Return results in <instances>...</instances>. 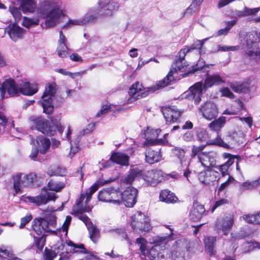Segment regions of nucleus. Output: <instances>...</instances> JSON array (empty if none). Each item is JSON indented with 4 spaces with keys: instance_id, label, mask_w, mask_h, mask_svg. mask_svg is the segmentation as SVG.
Masks as SVG:
<instances>
[{
    "instance_id": "f257e3e1",
    "label": "nucleus",
    "mask_w": 260,
    "mask_h": 260,
    "mask_svg": "<svg viewBox=\"0 0 260 260\" xmlns=\"http://www.w3.org/2000/svg\"><path fill=\"white\" fill-rule=\"evenodd\" d=\"M189 50L187 48L181 49L176 56V58L173 61L171 70L167 76L162 80L158 81L155 85L144 89V92L138 94L136 98L135 97L136 94L142 90L143 85L139 82H136L134 83L129 89L128 93L131 96V98L128 99V101L132 102L133 100H136L137 99H139L138 96L146 97L150 93H153L160 88L170 84L171 82L174 79L173 74L176 73L178 71L183 72L188 66L187 62L185 60V57L187 53L189 52Z\"/></svg>"
},
{
    "instance_id": "f03ea898",
    "label": "nucleus",
    "mask_w": 260,
    "mask_h": 260,
    "mask_svg": "<svg viewBox=\"0 0 260 260\" xmlns=\"http://www.w3.org/2000/svg\"><path fill=\"white\" fill-rule=\"evenodd\" d=\"M109 182L108 180H99L89 188L88 191L80 195V198L77 203L78 218L85 224L89 232V238L94 243H96L99 239L100 232L96 226L90 221V219L87 216L83 213V212L86 211V210L85 208L82 207V203L85 198H86L85 204L86 205L90 201L92 194L99 189V186L108 184Z\"/></svg>"
},
{
    "instance_id": "7ed1b4c3",
    "label": "nucleus",
    "mask_w": 260,
    "mask_h": 260,
    "mask_svg": "<svg viewBox=\"0 0 260 260\" xmlns=\"http://www.w3.org/2000/svg\"><path fill=\"white\" fill-rule=\"evenodd\" d=\"M39 13L45 19V25L48 27L54 26L64 16L57 4L51 0L44 1L41 4Z\"/></svg>"
},
{
    "instance_id": "20e7f679",
    "label": "nucleus",
    "mask_w": 260,
    "mask_h": 260,
    "mask_svg": "<svg viewBox=\"0 0 260 260\" xmlns=\"http://www.w3.org/2000/svg\"><path fill=\"white\" fill-rule=\"evenodd\" d=\"M55 210L44 211L43 217L34 220L32 228L34 231L38 235H41L43 233L55 232L51 228L55 229L56 226V217L54 214Z\"/></svg>"
},
{
    "instance_id": "39448f33",
    "label": "nucleus",
    "mask_w": 260,
    "mask_h": 260,
    "mask_svg": "<svg viewBox=\"0 0 260 260\" xmlns=\"http://www.w3.org/2000/svg\"><path fill=\"white\" fill-rule=\"evenodd\" d=\"M56 93V84L54 82L47 84L45 88L44 92L42 95V106L43 108V112L50 114L52 113L54 105L56 107H59L63 99L60 98V101L58 102L57 97L55 96Z\"/></svg>"
},
{
    "instance_id": "423d86ee",
    "label": "nucleus",
    "mask_w": 260,
    "mask_h": 260,
    "mask_svg": "<svg viewBox=\"0 0 260 260\" xmlns=\"http://www.w3.org/2000/svg\"><path fill=\"white\" fill-rule=\"evenodd\" d=\"M131 225L136 232L146 233L152 228L150 219L142 212H137L131 216Z\"/></svg>"
},
{
    "instance_id": "0eeeda50",
    "label": "nucleus",
    "mask_w": 260,
    "mask_h": 260,
    "mask_svg": "<svg viewBox=\"0 0 260 260\" xmlns=\"http://www.w3.org/2000/svg\"><path fill=\"white\" fill-rule=\"evenodd\" d=\"M143 178L147 183L151 185H155L154 179V170L147 171L145 174L142 170L137 168L130 170L128 174L123 179V181L126 184H131L135 179Z\"/></svg>"
},
{
    "instance_id": "6e6552de",
    "label": "nucleus",
    "mask_w": 260,
    "mask_h": 260,
    "mask_svg": "<svg viewBox=\"0 0 260 260\" xmlns=\"http://www.w3.org/2000/svg\"><path fill=\"white\" fill-rule=\"evenodd\" d=\"M29 120L31 123V128L37 129L43 134L49 136H53L55 131L51 125L50 122L41 117L32 116L29 117Z\"/></svg>"
},
{
    "instance_id": "1a4fd4ad",
    "label": "nucleus",
    "mask_w": 260,
    "mask_h": 260,
    "mask_svg": "<svg viewBox=\"0 0 260 260\" xmlns=\"http://www.w3.org/2000/svg\"><path fill=\"white\" fill-rule=\"evenodd\" d=\"M207 145H216L225 148H229V145L224 142L220 137L217 136L215 139L207 141L206 145L200 146L193 145L191 147V153L190 154L191 158L198 156V159L200 160L203 157V155L207 153L202 152Z\"/></svg>"
},
{
    "instance_id": "9d476101",
    "label": "nucleus",
    "mask_w": 260,
    "mask_h": 260,
    "mask_svg": "<svg viewBox=\"0 0 260 260\" xmlns=\"http://www.w3.org/2000/svg\"><path fill=\"white\" fill-rule=\"evenodd\" d=\"M0 91L2 99L4 98L5 94L7 91L10 96H16L19 95L20 92V86L14 80L8 79L3 82L0 87Z\"/></svg>"
},
{
    "instance_id": "9b49d317",
    "label": "nucleus",
    "mask_w": 260,
    "mask_h": 260,
    "mask_svg": "<svg viewBox=\"0 0 260 260\" xmlns=\"http://www.w3.org/2000/svg\"><path fill=\"white\" fill-rule=\"evenodd\" d=\"M203 89L204 88L203 83L197 82L185 92V98L189 100L194 101L195 104H198L201 101Z\"/></svg>"
},
{
    "instance_id": "f8f14e48",
    "label": "nucleus",
    "mask_w": 260,
    "mask_h": 260,
    "mask_svg": "<svg viewBox=\"0 0 260 260\" xmlns=\"http://www.w3.org/2000/svg\"><path fill=\"white\" fill-rule=\"evenodd\" d=\"M98 13L95 11H90L83 18L79 19H70L63 26L64 28H68L73 25H83L87 23H93L96 21Z\"/></svg>"
},
{
    "instance_id": "ddd939ff",
    "label": "nucleus",
    "mask_w": 260,
    "mask_h": 260,
    "mask_svg": "<svg viewBox=\"0 0 260 260\" xmlns=\"http://www.w3.org/2000/svg\"><path fill=\"white\" fill-rule=\"evenodd\" d=\"M200 112L204 118L208 120H211L215 119L218 113L217 106L212 102H207L199 108Z\"/></svg>"
},
{
    "instance_id": "4468645a",
    "label": "nucleus",
    "mask_w": 260,
    "mask_h": 260,
    "mask_svg": "<svg viewBox=\"0 0 260 260\" xmlns=\"http://www.w3.org/2000/svg\"><path fill=\"white\" fill-rule=\"evenodd\" d=\"M56 197L55 193L50 192L45 189L39 195L36 197H28V199L30 202L39 206L45 204L49 201H54Z\"/></svg>"
},
{
    "instance_id": "2eb2a0df",
    "label": "nucleus",
    "mask_w": 260,
    "mask_h": 260,
    "mask_svg": "<svg viewBox=\"0 0 260 260\" xmlns=\"http://www.w3.org/2000/svg\"><path fill=\"white\" fill-rule=\"evenodd\" d=\"M138 190L134 187H130L122 192V204L126 207H132L136 204Z\"/></svg>"
},
{
    "instance_id": "dca6fc26",
    "label": "nucleus",
    "mask_w": 260,
    "mask_h": 260,
    "mask_svg": "<svg viewBox=\"0 0 260 260\" xmlns=\"http://www.w3.org/2000/svg\"><path fill=\"white\" fill-rule=\"evenodd\" d=\"M161 112L167 122H175L180 118L182 112L176 106L163 107Z\"/></svg>"
},
{
    "instance_id": "f3484780",
    "label": "nucleus",
    "mask_w": 260,
    "mask_h": 260,
    "mask_svg": "<svg viewBox=\"0 0 260 260\" xmlns=\"http://www.w3.org/2000/svg\"><path fill=\"white\" fill-rule=\"evenodd\" d=\"M98 4L106 16H112L119 8V4L114 0H99Z\"/></svg>"
},
{
    "instance_id": "a211bd4d",
    "label": "nucleus",
    "mask_w": 260,
    "mask_h": 260,
    "mask_svg": "<svg viewBox=\"0 0 260 260\" xmlns=\"http://www.w3.org/2000/svg\"><path fill=\"white\" fill-rule=\"evenodd\" d=\"M218 172L211 169L201 172L199 175V179L202 183L209 185L217 180Z\"/></svg>"
},
{
    "instance_id": "6ab92c4d",
    "label": "nucleus",
    "mask_w": 260,
    "mask_h": 260,
    "mask_svg": "<svg viewBox=\"0 0 260 260\" xmlns=\"http://www.w3.org/2000/svg\"><path fill=\"white\" fill-rule=\"evenodd\" d=\"M233 223V217L231 216L223 219H218L215 223L217 230H222L224 235H227L230 231Z\"/></svg>"
},
{
    "instance_id": "aec40b11",
    "label": "nucleus",
    "mask_w": 260,
    "mask_h": 260,
    "mask_svg": "<svg viewBox=\"0 0 260 260\" xmlns=\"http://www.w3.org/2000/svg\"><path fill=\"white\" fill-rule=\"evenodd\" d=\"M205 212L204 206L194 202L190 212L189 217L193 221H198Z\"/></svg>"
},
{
    "instance_id": "412c9836",
    "label": "nucleus",
    "mask_w": 260,
    "mask_h": 260,
    "mask_svg": "<svg viewBox=\"0 0 260 260\" xmlns=\"http://www.w3.org/2000/svg\"><path fill=\"white\" fill-rule=\"evenodd\" d=\"M223 83H224L223 78L218 74L208 76L203 84L204 90L205 91L207 88L211 87L214 85H218Z\"/></svg>"
},
{
    "instance_id": "4be33fe9",
    "label": "nucleus",
    "mask_w": 260,
    "mask_h": 260,
    "mask_svg": "<svg viewBox=\"0 0 260 260\" xmlns=\"http://www.w3.org/2000/svg\"><path fill=\"white\" fill-rule=\"evenodd\" d=\"M110 159L112 161L121 166H127L129 165V156L124 153L120 152L113 153Z\"/></svg>"
},
{
    "instance_id": "5701e85b",
    "label": "nucleus",
    "mask_w": 260,
    "mask_h": 260,
    "mask_svg": "<svg viewBox=\"0 0 260 260\" xmlns=\"http://www.w3.org/2000/svg\"><path fill=\"white\" fill-rule=\"evenodd\" d=\"M20 93L26 95H32L38 91L37 85L29 82H24L20 86Z\"/></svg>"
},
{
    "instance_id": "b1692460",
    "label": "nucleus",
    "mask_w": 260,
    "mask_h": 260,
    "mask_svg": "<svg viewBox=\"0 0 260 260\" xmlns=\"http://www.w3.org/2000/svg\"><path fill=\"white\" fill-rule=\"evenodd\" d=\"M24 32V30L22 28L15 24L12 25L8 31V34L10 38L14 41L21 39Z\"/></svg>"
},
{
    "instance_id": "393cba45",
    "label": "nucleus",
    "mask_w": 260,
    "mask_h": 260,
    "mask_svg": "<svg viewBox=\"0 0 260 260\" xmlns=\"http://www.w3.org/2000/svg\"><path fill=\"white\" fill-rule=\"evenodd\" d=\"M216 237L213 236H208L204 239V244L206 250L207 251L210 255H214L216 253L215 242Z\"/></svg>"
},
{
    "instance_id": "a878e982",
    "label": "nucleus",
    "mask_w": 260,
    "mask_h": 260,
    "mask_svg": "<svg viewBox=\"0 0 260 260\" xmlns=\"http://www.w3.org/2000/svg\"><path fill=\"white\" fill-rule=\"evenodd\" d=\"M161 159L159 152L151 149L147 150L145 153V160L149 164H153L159 161Z\"/></svg>"
},
{
    "instance_id": "bb28decb",
    "label": "nucleus",
    "mask_w": 260,
    "mask_h": 260,
    "mask_svg": "<svg viewBox=\"0 0 260 260\" xmlns=\"http://www.w3.org/2000/svg\"><path fill=\"white\" fill-rule=\"evenodd\" d=\"M159 199L160 201L166 203H175L178 200L175 194L168 190H164L160 192Z\"/></svg>"
},
{
    "instance_id": "cd10ccee",
    "label": "nucleus",
    "mask_w": 260,
    "mask_h": 260,
    "mask_svg": "<svg viewBox=\"0 0 260 260\" xmlns=\"http://www.w3.org/2000/svg\"><path fill=\"white\" fill-rule=\"evenodd\" d=\"M110 203L120 205L122 204V192L119 188L111 187Z\"/></svg>"
},
{
    "instance_id": "c85d7f7f",
    "label": "nucleus",
    "mask_w": 260,
    "mask_h": 260,
    "mask_svg": "<svg viewBox=\"0 0 260 260\" xmlns=\"http://www.w3.org/2000/svg\"><path fill=\"white\" fill-rule=\"evenodd\" d=\"M226 122V117L221 116L218 119H215L209 124V127L213 131L218 133Z\"/></svg>"
},
{
    "instance_id": "c756f323",
    "label": "nucleus",
    "mask_w": 260,
    "mask_h": 260,
    "mask_svg": "<svg viewBox=\"0 0 260 260\" xmlns=\"http://www.w3.org/2000/svg\"><path fill=\"white\" fill-rule=\"evenodd\" d=\"M37 143L40 147V152L43 154L46 153L50 147L51 142L50 140L43 136L37 138Z\"/></svg>"
},
{
    "instance_id": "7c9ffc66",
    "label": "nucleus",
    "mask_w": 260,
    "mask_h": 260,
    "mask_svg": "<svg viewBox=\"0 0 260 260\" xmlns=\"http://www.w3.org/2000/svg\"><path fill=\"white\" fill-rule=\"evenodd\" d=\"M215 154L213 152H208L203 155V157L199 160L202 165L205 167L210 168L214 167L215 160Z\"/></svg>"
},
{
    "instance_id": "2f4dec72",
    "label": "nucleus",
    "mask_w": 260,
    "mask_h": 260,
    "mask_svg": "<svg viewBox=\"0 0 260 260\" xmlns=\"http://www.w3.org/2000/svg\"><path fill=\"white\" fill-rule=\"evenodd\" d=\"M20 3V7L24 12H33L35 10L37 5L32 0H17Z\"/></svg>"
},
{
    "instance_id": "473e14b6",
    "label": "nucleus",
    "mask_w": 260,
    "mask_h": 260,
    "mask_svg": "<svg viewBox=\"0 0 260 260\" xmlns=\"http://www.w3.org/2000/svg\"><path fill=\"white\" fill-rule=\"evenodd\" d=\"M23 175V174L22 173H19L16 175L13 176V188L15 190V193L14 194V196L20 192L21 191V188L24 186L22 183V176Z\"/></svg>"
},
{
    "instance_id": "72a5a7b5",
    "label": "nucleus",
    "mask_w": 260,
    "mask_h": 260,
    "mask_svg": "<svg viewBox=\"0 0 260 260\" xmlns=\"http://www.w3.org/2000/svg\"><path fill=\"white\" fill-rule=\"evenodd\" d=\"M0 260H23L14 255L12 250L0 247Z\"/></svg>"
},
{
    "instance_id": "f704fd0d",
    "label": "nucleus",
    "mask_w": 260,
    "mask_h": 260,
    "mask_svg": "<svg viewBox=\"0 0 260 260\" xmlns=\"http://www.w3.org/2000/svg\"><path fill=\"white\" fill-rule=\"evenodd\" d=\"M47 186L50 190L59 192L65 187V184L55 179H51L48 182Z\"/></svg>"
},
{
    "instance_id": "c9c22d12",
    "label": "nucleus",
    "mask_w": 260,
    "mask_h": 260,
    "mask_svg": "<svg viewBox=\"0 0 260 260\" xmlns=\"http://www.w3.org/2000/svg\"><path fill=\"white\" fill-rule=\"evenodd\" d=\"M260 10V8H249L245 7L242 10L238 11L236 14L239 17H246L250 15H254Z\"/></svg>"
},
{
    "instance_id": "e433bc0d",
    "label": "nucleus",
    "mask_w": 260,
    "mask_h": 260,
    "mask_svg": "<svg viewBox=\"0 0 260 260\" xmlns=\"http://www.w3.org/2000/svg\"><path fill=\"white\" fill-rule=\"evenodd\" d=\"M167 228L170 229V233L169 235L165 237L157 236L154 238L153 242L156 244V245H159L161 247H164L168 242V239L170 238L171 236L173 234V230L170 228V226H166Z\"/></svg>"
},
{
    "instance_id": "4c0bfd02",
    "label": "nucleus",
    "mask_w": 260,
    "mask_h": 260,
    "mask_svg": "<svg viewBox=\"0 0 260 260\" xmlns=\"http://www.w3.org/2000/svg\"><path fill=\"white\" fill-rule=\"evenodd\" d=\"M230 86L234 91L238 93H246L248 92L249 90V87L246 83L241 84L233 83L231 84Z\"/></svg>"
},
{
    "instance_id": "58836bf2",
    "label": "nucleus",
    "mask_w": 260,
    "mask_h": 260,
    "mask_svg": "<svg viewBox=\"0 0 260 260\" xmlns=\"http://www.w3.org/2000/svg\"><path fill=\"white\" fill-rule=\"evenodd\" d=\"M260 248V244L256 242H247L244 243L241 247L242 253H246L253 250L254 248Z\"/></svg>"
},
{
    "instance_id": "ea45409f",
    "label": "nucleus",
    "mask_w": 260,
    "mask_h": 260,
    "mask_svg": "<svg viewBox=\"0 0 260 260\" xmlns=\"http://www.w3.org/2000/svg\"><path fill=\"white\" fill-rule=\"evenodd\" d=\"M111 187H108L99 191L98 193L99 200L103 202L110 203L111 199Z\"/></svg>"
},
{
    "instance_id": "a19ab883",
    "label": "nucleus",
    "mask_w": 260,
    "mask_h": 260,
    "mask_svg": "<svg viewBox=\"0 0 260 260\" xmlns=\"http://www.w3.org/2000/svg\"><path fill=\"white\" fill-rule=\"evenodd\" d=\"M236 24V22L235 21H228L226 22V27L223 28H221L218 30L215 34V37H219L220 36H225L226 35L230 29L233 27L234 25Z\"/></svg>"
},
{
    "instance_id": "79ce46f5",
    "label": "nucleus",
    "mask_w": 260,
    "mask_h": 260,
    "mask_svg": "<svg viewBox=\"0 0 260 260\" xmlns=\"http://www.w3.org/2000/svg\"><path fill=\"white\" fill-rule=\"evenodd\" d=\"M39 19L38 18H29L26 17L23 18L22 24L26 28H30L39 24Z\"/></svg>"
},
{
    "instance_id": "37998d69",
    "label": "nucleus",
    "mask_w": 260,
    "mask_h": 260,
    "mask_svg": "<svg viewBox=\"0 0 260 260\" xmlns=\"http://www.w3.org/2000/svg\"><path fill=\"white\" fill-rule=\"evenodd\" d=\"M22 176V184L24 186H29L32 185L33 184L35 179L36 178V175L32 173H30L27 175H23Z\"/></svg>"
},
{
    "instance_id": "c03bdc74",
    "label": "nucleus",
    "mask_w": 260,
    "mask_h": 260,
    "mask_svg": "<svg viewBox=\"0 0 260 260\" xmlns=\"http://www.w3.org/2000/svg\"><path fill=\"white\" fill-rule=\"evenodd\" d=\"M65 170L58 167H54L50 168L47 174L50 176H63L65 173Z\"/></svg>"
},
{
    "instance_id": "a18cd8bd",
    "label": "nucleus",
    "mask_w": 260,
    "mask_h": 260,
    "mask_svg": "<svg viewBox=\"0 0 260 260\" xmlns=\"http://www.w3.org/2000/svg\"><path fill=\"white\" fill-rule=\"evenodd\" d=\"M197 137L199 141L205 142L208 138V134L205 129L199 128L197 131Z\"/></svg>"
},
{
    "instance_id": "49530a36",
    "label": "nucleus",
    "mask_w": 260,
    "mask_h": 260,
    "mask_svg": "<svg viewBox=\"0 0 260 260\" xmlns=\"http://www.w3.org/2000/svg\"><path fill=\"white\" fill-rule=\"evenodd\" d=\"M246 56L251 60L257 61L259 58V52L257 49H253L251 50H248L246 53Z\"/></svg>"
},
{
    "instance_id": "de8ad7c7",
    "label": "nucleus",
    "mask_w": 260,
    "mask_h": 260,
    "mask_svg": "<svg viewBox=\"0 0 260 260\" xmlns=\"http://www.w3.org/2000/svg\"><path fill=\"white\" fill-rule=\"evenodd\" d=\"M34 238L35 244L38 249L40 251H42L46 242L45 235H43L41 237L39 238L34 237Z\"/></svg>"
},
{
    "instance_id": "09e8293b",
    "label": "nucleus",
    "mask_w": 260,
    "mask_h": 260,
    "mask_svg": "<svg viewBox=\"0 0 260 260\" xmlns=\"http://www.w3.org/2000/svg\"><path fill=\"white\" fill-rule=\"evenodd\" d=\"M9 11L15 18L16 22L21 19L22 15L19 9L14 7H10Z\"/></svg>"
},
{
    "instance_id": "8fccbe9b",
    "label": "nucleus",
    "mask_w": 260,
    "mask_h": 260,
    "mask_svg": "<svg viewBox=\"0 0 260 260\" xmlns=\"http://www.w3.org/2000/svg\"><path fill=\"white\" fill-rule=\"evenodd\" d=\"M56 253L53 250L45 248L44 257L45 260H53L56 257Z\"/></svg>"
},
{
    "instance_id": "3c124183",
    "label": "nucleus",
    "mask_w": 260,
    "mask_h": 260,
    "mask_svg": "<svg viewBox=\"0 0 260 260\" xmlns=\"http://www.w3.org/2000/svg\"><path fill=\"white\" fill-rule=\"evenodd\" d=\"M182 140L186 142H191L194 140L193 133L192 131H187L182 136Z\"/></svg>"
},
{
    "instance_id": "603ef678",
    "label": "nucleus",
    "mask_w": 260,
    "mask_h": 260,
    "mask_svg": "<svg viewBox=\"0 0 260 260\" xmlns=\"http://www.w3.org/2000/svg\"><path fill=\"white\" fill-rule=\"evenodd\" d=\"M205 66V62L203 61H199V62L195 66L193 67V69L191 71L188 72L187 73H185L183 75V77H185L190 74H193L199 70L202 69Z\"/></svg>"
},
{
    "instance_id": "864d4df0",
    "label": "nucleus",
    "mask_w": 260,
    "mask_h": 260,
    "mask_svg": "<svg viewBox=\"0 0 260 260\" xmlns=\"http://www.w3.org/2000/svg\"><path fill=\"white\" fill-rule=\"evenodd\" d=\"M208 40V38L203 39V40H197L190 46V48H186L189 49V51H190L191 50L200 49L202 47L204 42Z\"/></svg>"
},
{
    "instance_id": "5fc2aeb1",
    "label": "nucleus",
    "mask_w": 260,
    "mask_h": 260,
    "mask_svg": "<svg viewBox=\"0 0 260 260\" xmlns=\"http://www.w3.org/2000/svg\"><path fill=\"white\" fill-rule=\"evenodd\" d=\"M172 153L179 159H181L184 156L185 151L183 149L180 147H175L172 149Z\"/></svg>"
},
{
    "instance_id": "6e6d98bb",
    "label": "nucleus",
    "mask_w": 260,
    "mask_h": 260,
    "mask_svg": "<svg viewBox=\"0 0 260 260\" xmlns=\"http://www.w3.org/2000/svg\"><path fill=\"white\" fill-rule=\"evenodd\" d=\"M200 5V4L197 3V2L193 0L191 5L186 9L185 13L190 14L193 12H196L198 9V7Z\"/></svg>"
},
{
    "instance_id": "4d7b16f0",
    "label": "nucleus",
    "mask_w": 260,
    "mask_h": 260,
    "mask_svg": "<svg viewBox=\"0 0 260 260\" xmlns=\"http://www.w3.org/2000/svg\"><path fill=\"white\" fill-rule=\"evenodd\" d=\"M239 48L238 46H218V51H234Z\"/></svg>"
},
{
    "instance_id": "13d9d810",
    "label": "nucleus",
    "mask_w": 260,
    "mask_h": 260,
    "mask_svg": "<svg viewBox=\"0 0 260 260\" xmlns=\"http://www.w3.org/2000/svg\"><path fill=\"white\" fill-rule=\"evenodd\" d=\"M94 124L92 123L88 124V127L83 129L79 134L78 137H82L86 134L90 133L93 129Z\"/></svg>"
},
{
    "instance_id": "bf43d9fd",
    "label": "nucleus",
    "mask_w": 260,
    "mask_h": 260,
    "mask_svg": "<svg viewBox=\"0 0 260 260\" xmlns=\"http://www.w3.org/2000/svg\"><path fill=\"white\" fill-rule=\"evenodd\" d=\"M234 178L233 177L229 176L228 179L225 182L222 183L219 186L218 188V192L223 190L225 187H226L230 184V183L234 182Z\"/></svg>"
},
{
    "instance_id": "052dcab7",
    "label": "nucleus",
    "mask_w": 260,
    "mask_h": 260,
    "mask_svg": "<svg viewBox=\"0 0 260 260\" xmlns=\"http://www.w3.org/2000/svg\"><path fill=\"white\" fill-rule=\"evenodd\" d=\"M32 217L31 215H26L25 217L21 218L19 226L20 228H23L25 225L32 219Z\"/></svg>"
},
{
    "instance_id": "680f3d73",
    "label": "nucleus",
    "mask_w": 260,
    "mask_h": 260,
    "mask_svg": "<svg viewBox=\"0 0 260 260\" xmlns=\"http://www.w3.org/2000/svg\"><path fill=\"white\" fill-rule=\"evenodd\" d=\"M222 95L231 99L234 98V95L228 88H223L221 89Z\"/></svg>"
},
{
    "instance_id": "e2e57ef3",
    "label": "nucleus",
    "mask_w": 260,
    "mask_h": 260,
    "mask_svg": "<svg viewBox=\"0 0 260 260\" xmlns=\"http://www.w3.org/2000/svg\"><path fill=\"white\" fill-rule=\"evenodd\" d=\"M72 217L70 216H67L66 217V220L61 227L62 231L63 232H67L68 230V228L70 224L71 221Z\"/></svg>"
},
{
    "instance_id": "0e129e2a",
    "label": "nucleus",
    "mask_w": 260,
    "mask_h": 260,
    "mask_svg": "<svg viewBox=\"0 0 260 260\" xmlns=\"http://www.w3.org/2000/svg\"><path fill=\"white\" fill-rule=\"evenodd\" d=\"M227 203H228V201L225 199H221L218 201H217L212 208V212L214 211V210L218 207L226 204Z\"/></svg>"
},
{
    "instance_id": "69168bd1",
    "label": "nucleus",
    "mask_w": 260,
    "mask_h": 260,
    "mask_svg": "<svg viewBox=\"0 0 260 260\" xmlns=\"http://www.w3.org/2000/svg\"><path fill=\"white\" fill-rule=\"evenodd\" d=\"M229 167L225 164L219 166L217 169L221 172L222 176L229 175L228 169Z\"/></svg>"
},
{
    "instance_id": "338daca9",
    "label": "nucleus",
    "mask_w": 260,
    "mask_h": 260,
    "mask_svg": "<svg viewBox=\"0 0 260 260\" xmlns=\"http://www.w3.org/2000/svg\"><path fill=\"white\" fill-rule=\"evenodd\" d=\"M71 151L69 154L70 156L72 157L79 150V147L77 143H75L74 145L70 142Z\"/></svg>"
},
{
    "instance_id": "774afa93",
    "label": "nucleus",
    "mask_w": 260,
    "mask_h": 260,
    "mask_svg": "<svg viewBox=\"0 0 260 260\" xmlns=\"http://www.w3.org/2000/svg\"><path fill=\"white\" fill-rule=\"evenodd\" d=\"M110 107L109 106H105L103 107L102 109L96 114V117H99L101 115L105 114L109 111Z\"/></svg>"
}]
</instances>
